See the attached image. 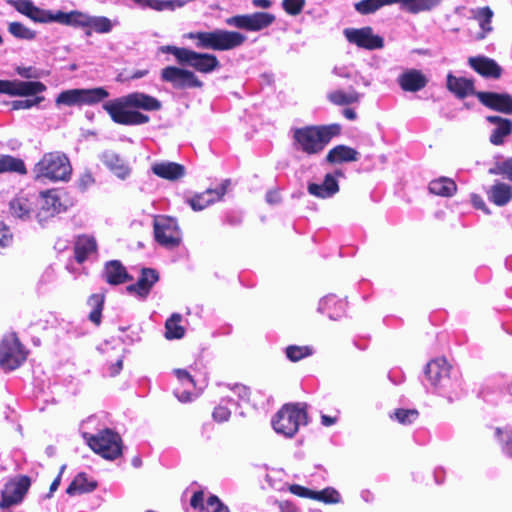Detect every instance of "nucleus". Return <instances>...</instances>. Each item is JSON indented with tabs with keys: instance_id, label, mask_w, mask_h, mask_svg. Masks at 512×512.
<instances>
[{
	"instance_id": "4468645a",
	"label": "nucleus",
	"mask_w": 512,
	"mask_h": 512,
	"mask_svg": "<svg viewBox=\"0 0 512 512\" xmlns=\"http://www.w3.org/2000/svg\"><path fill=\"white\" fill-rule=\"evenodd\" d=\"M156 241L163 247L173 249L181 242V232L177 221L171 217H160L154 222Z\"/></svg>"
},
{
	"instance_id": "412c9836",
	"label": "nucleus",
	"mask_w": 512,
	"mask_h": 512,
	"mask_svg": "<svg viewBox=\"0 0 512 512\" xmlns=\"http://www.w3.org/2000/svg\"><path fill=\"white\" fill-rule=\"evenodd\" d=\"M173 374L176 376L181 387L174 389L175 397L182 403L193 401L198 394L194 393L195 382L189 372L185 369H174Z\"/></svg>"
},
{
	"instance_id": "72a5a7b5",
	"label": "nucleus",
	"mask_w": 512,
	"mask_h": 512,
	"mask_svg": "<svg viewBox=\"0 0 512 512\" xmlns=\"http://www.w3.org/2000/svg\"><path fill=\"white\" fill-rule=\"evenodd\" d=\"M35 196L28 197H16L10 202L11 214L19 219H29L34 212Z\"/></svg>"
},
{
	"instance_id": "7ed1b4c3",
	"label": "nucleus",
	"mask_w": 512,
	"mask_h": 512,
	"mask_svg": "<svg viewBox=\"0 0 512 512\" xmlns=\"http://www.w3.org/2000/svg\"><path fill=\"white\" fill-rule=\"evenodd\" d=\"M186 38L195 42L198 49L229 51L244 44L247 37L237 31L214 29L212 31L189 32Z\"/></svg>"
},
{
	"instance_id": "8fccbe9b",
	"label": "nucleus",
	"mask_w": 512,
	"mask_h": 512,
	"mask_svg": "<svg viewBox=\"0 0 512 512\" xmlns=\"http://www.w3.org/2000/svg\"><path fill=\"white\" fill-rule=\"evenodd\" d=\"M313 500L323 502L325 504H338L342 502L340 493L333 487H326L320 491H314Z\"/></svg>"
},
{
	"instance_id": "c756f323",
	"label": "nucleus",
	"mask_w": 512,
	"mask_h": 512,
	"mask_svg": "<svg viewBox=\"0 0 512 512\" xmlns=\"http://www.w3.org/2000/svg\"><path fill=\"white\" fill-rule=\"evenodd\" d=\"M398 83L404 91L417 92L426 86L427 79L420 71L411 69L398 77Z\"/></svg>"
},
{
	"instance_id": "79ce46f5",
	"label": "nucleus",
	"mask_w": 512,
	"mask_h": 512,
	"mask_svg": "<svg viewBox=\"0 0 512 512\" xmlns=\"http://www.w3.org/2000/svg\"><path fill=\"white\" fill-rule=\"evenodd\" d=\"M97 483L88 479L85 473H79L67 487L66 493L70 496L93 491Z\"/></svg>"
},
{
	"instance_id": "69168bd1",
	"label": "nucleus",
	"mask_w": 512,
	"mask_h": 512,
	"mask_svg": "<svg viewBox=\"0 0 512 512\" xmlns=\"http://www.w3.org/2000/svg\"><path fill=\"white\" fill-rule=\"evenodd\" d=\"M333 74L341 78H352L354 69L352 65H336L333 68Z\"/></svg>"
},
{
	"instance_id": "13d9d810",
	"label": "nucleus",
	"mask_w": 512,
	"mask_h": 512,
	"mask_svg": "<svg viewBox=\"0 0 512 512\" xmlns=\"http://www.w3.org/2000/svg\"><path fill=\"white\" fill-rule=\"evenodd\" d=\"M43 98L37 97L33 100L25 99V100H14L11 103L12 110H26L30 109L33 106L37 105Z\"/></svg>"
},
{
	"instance_id": "5701e85b",
	"label": "nucleus",
	"mask_w": 512,
	"mask_h": 512,
	"mask_svg": "<svg viewBox=\"0 0 512 512\" xmlns=\"http://www.w3.org/2000/svg\"><path fill=\"white\" fill-rule=\"evenodd\" d=\"M476 96L483 105L505 114H512V97L510 95L477 92Z\"/></svg>"
},
{
	"instance_id": "37998d69",
	"label": "nucleus",
	"mask_w": 512,
	"mask_h": 512,
	"mask_svg": "<svg viewBox=\"0 0 512 512\" xmlns=\"http://www.w3.org/2000/svg\"><path fill=\"white\" fill-rule=\"evenodd\" d=\"M182 315L173 313L165 322L164 336L168 340H178L185 336V328L181 325Z\"/></svg>"
},
{
	"instance_id": "bb28decb",
	"label": "nucleus",
	"mask_w": 512,
	"mask_h": 512,
	"mask_svg": "<svg viewBox=\"0 0 512 512\" xmlns=\"http://www.w3.org/2000/svg\"><path fill=\"white\" fill-rule=\"evenodd\" d=\"M470 66L480 75L489 78H499L502 72L501 67L493 59L478 56L469 58Z\"/></svg>"
},
{
	"instance_id": "c03bdc74",
	"label": "nucleus",
	"mask_w": 512,
	"mask_h": 512,
	"mask_svg": "<svg viewBox=\"0 0 512 512\" xmlns=\"http://www.w3.org/2000/svg\"><path fill=\"white\" fill-rule=\"evenodd\" d=\"M315 349L310 345H289L285 348V355L291 362H298L312 356Z\"/></svg>"
},
{
	"instance_id": "0eeeda50",
	"label": "nucleus",
	"mask_w": 512,
	"mask_h": 512,
	"mask_svg": "<svg viewBox=\"0 0 512 512\" xmlns=\"http://www.w3.org/2000/svg\"><path fill=\"white\" fill-rule=\"evenodd\" d=\"M271 422L276 433L291 438L298 432L301 425L308 424L306 405L285 404Z\"/></svg>"
},
{
	"instance_id": "ea45409f",
	"label": "nucleus",
	"mask_w": 512,
	"mask_h": 512,
	"mask_svg": "<svg viewBox=\"0 0 512 512\" xmlns=\"http://www.w3.org/2000/svg\"><path fill=\"white\" fill-rule=\"evenodd\" d=\"M443 0H400L401 8L407 12L417 14L431 11L442 3Z\"/></svg>"
},
{
	"instance_id": "a18cd8bd",
	"label": "nucleus",
	"mask_w": 512,
	"mask_h": 512,
	"mask_svg": "<svg viewBox=\"0 0 512 512\" xmlns=\"http://www.w3.org/2000/svg\"><path fill=\"white\" fill-rule=\"evenodd\" d=\"M5 172L25 174L26 168L23 160L11 155H0V174Z\"/></svg>"
},
{
	"instance_id": "09e8293b",
	"label": "nucleus",
	"mask_w": 512,
	"mask_h": 512,
	"mask_svg": "<svg viewBox=\"0 0 512 512\" xmlns=\"http://www.w3.org/2000/svg\"><path fill=\"white\" fill-rule=\"evenodd\" d=\"M8 32L15 38L21 40H34L36 38V31L26 27L20 22H11L8 25Z\"/></svg>"
},
{
	"instance_id": "a211bd4d",
	"label": "nucleus",
	"mask_w": 512,
	"mask_h": 512,
	"mask_svg": "<svg viewBox=\"0 0 512 512\" xmlns=\"http://www.w3.org/2000/svg\"><path fill=\"white\" fill-rule=\"evenodd\" d=\"M35 200L38 207L36 217L40 223L63 210V205L56 190L42 192L38 197L35 196Z\"/></svg>"
},
{
	"instance_id": "f257e3e1",
	"label": "nucleus",
	"mask_w": 512,
	"mask_h": 512,
	"mask_svg": "<svg viewBox=\"0 0 512 512\" xmlns=\"http://www.w3.org/2000/svg\"><path fill=\"white\" fill-rule=\"evenodd\" d=\"M131 108L157 111L161 108V102L148 94L133 92L103 104V109L117 124L134 126L149 122L148 115Z\"/></svg>"
},
{
	"instance_id": "774afa93",
	"label": "nucleus",
	"mask_w": 512,
	"mask_h": 512,
	"mask_svg": "<svg viewBox=\"0 0 512 512\" xmlns=\"http://www.w3.org/2000/svg\"><path fill=\"white\" fill-rule=\"evenodd\" d=\"M339 414H340V412L338 410L336 411V414L334 416H330V415L321 413V415H320L321 424L324 427H331V426L335 425L339 420Z\"/></svg>"
},
{
	"instance_id": "9d476101",
	"label": "nucleus",
	"mask_w": 512,
	"mask_h": 512,
	"mask_svg": "<svg viewBox=\"0 0 512 512\" xmlns=\"http://www.w3.org/2000/svg\"><path fill=\"white\" fill-rule=\"evenodd\" d=\"M108 96V91L103 87L70 89L61 92L57 96L56 104L66 106L94 105L106 99Z\"/></svg>"
},
{
	"instance_id": "aec40b11",
	"label": "nucleus",
	"mask_w": 512,
	"mask_h": 512,
	"mask_svg": "<svg viewBox=\"0 0 512 512\" xmlns=\"http://www.w3.org/2000/svg\"><path fill=\"white\" fill-rule=\"evenodd\" d=\"M158 280L159 274L155 269L143 268L137 282L127 286L126 291L129 294L135 295L140 300H145Z\"/></svg>"
},
{
	"instance_id": "dca6fc26",
	"label": "nucleus",
	"mask_w": 512,
	"mask_h": 512,
	"mask_svg": "<svg viewBox=\"0 0 512 512\" xmlns=\"http://www.w3.org/2000/svg\"><path fill=\"white\" fill-rule=\"evenodd\" d=\"M30 478L21 476L5 485L1 494L0 509H7L20 503L30 487Z\"/></svg>"
},
{
	"instance_id": "a878e982",
	"label": "nucleus",
	"mask_w": 512,
	"mask_h": 512,
	"mask_svg": "<svg viewBox=\"0 0 512 512\" xmlns=\"http://www.w3.org/2000/svg\"><path fill=\"white\" fill-rule=\"evenodd\" d=\"M487 121L494 124L489 140L493 145H502L507 136L512 133V121L500 116H487Z\"/></svg>"
},
{
	"instance_id": "603ef678",
	"label": "nucleus",
	"mask_w": 512,
	"mask_h": 512,
	"mask_svg": "<svg viewBox=\"0 0 512 512\" xmlns=\"http://www.w3.org/2000/svg\"><path fill=\"white\" fill-rule=\"evenodd\" d=\"M419 416L416 409H396L393 414L390 415L392 419H395L402 425H410L414 423Z\"/></svg>"
},
{
	"instance_id": "ddd939ff",
	"label": "nucleus",
	"mask_w": 512,
	"mask_h": 512,
	"mask_svg": "<svg viewBox=\"0 0 512 512\" xmlns=\"http://www.w3.org/2000/svg\"><path fill=\"white\" fill-rule=\"evenodd\" d=\"M275 21V16L268 12L235 15L225 20L230 27L257 32L269 27Z\"/></svg>"
},
{
	"instance_id": "f704fd0d",
	"label": "nucleus",
	"mask_w": 512,
	"mask_h": 512,
	"mask_svg": "<svg viewBox=\"0 0 512 512\" xmlns=\"http://www.w3.org/2000/svg\"><path fill=\"white\" fill-rule=\"evenodd\" d=\"M96 240L92 236H78L74 245L75 259L78 263H83L90 254L96 251Z\"/></svg>"
},
{
	"instance_id": "680f3d73",
	"label": "nucleus",
	"mask_w": 512,
	"mask_h": 512,
	"mask_svg": "<svg viewBox=\"0 0 512 512\" xmlns=\"http://www.w3.org/2000/svg\"><path fill=\"white\" fill-rule=\"evenodd\" d=\"M207 507L210 512H229V509L227 506H225L220 499L215 496L211 495L207 500Z\"/></svg>"
},
{
	"instance_id": "4c0bfd02",
	"label": "nucleus",
	"mask_w": 512,
	"mask_h": 512,
	"mask_svg": "<svg viewBox=\"0 0 512 512\" xmlns=\"http://www.w3.org/2000/svg\"><path fill=\"white\" fill-rule=\"evenodd\" d=\"M327 98L334 105L344 106L359 102L361 94H359L354 88L350 87L347 90H333L327 94Z\"/></svg>"
},
{
	"instance_id": "c9c22d12",
	"label": "nucleus",
	"mask_w": 512,
	"mask_h": 512,
	"mask_svg": "<svg viewBox=\"0 0 512 512\" xmlns=\"http://www.w3.org/2000/svg\"><path fill=\"white\" fill-rule=\"evenodd\" d=\"M67 12L63 11H52L41 9L37 6L34 7L33 12L29 18L36 23H52L56 22L62 25L66 23Z\"/></svg>"
},
{
	"instance_id": "473e14b6",
	"label": "nucleus",
	"mask_w": 512,
	"mask_h": 512,
	"mask_svg": "<svg viewBox=\"0 0 512 512\" xmlns=\"http://www.w3.org/2000/svg\"><path fill=\"white\" fill-rule=\"evenodd\" d=\"M447 88L460 99L474 94L473 81L464 77H456L449 73L447 75Z\"/></svg>"
},
{
	"instance_id": "7c9ffc66",
	"label": "nucleus",
	"mask_w": 512,
	"mask_h": 512,
	"mask_svg": "<svg viewBox=\"0 0 512 512\" xmlns=\"http://www.w3.org/2000/svg\"><path fill=\"white\" fill-rule=\"evenodd\" d=\"M152 172L160 178L175 181L185 175V167L175 162H159L151 167Z\"/></svg>"
},
{
	"instance_id": "20e7f679",
	"label": "nucleus",
	"mask_w": 512,
	"mask_h": 512,
	"mask_svg": "<svg viewBox=\"0 0 512 512\" xmlns=\"http://www.w3.org/2000/svg\"><path fill=\"white\" fill-rule=\"evenodd\" d=\"M339 132L340 126L337 124L328 126H306L296 128L293 133V138L298 150L308 155H313L320 153Z\"/></svg>"
},
{
	"instance_id": "9b49d317",
	"label": "nucleus",
	"mask_w": 512,
	"mask_h": 512,
	"mask_svg": "<svg viewBox=\"0 0 512 512\" xmlns=\"http://www.w3.org/2000/svg\"><path fill=\"white\" fill-rule=\"evenodd\" d=\"M27 353L17 336L9 334L0 343V367L12 371L21 366L26 360Z\"/></svg>"
},
{
	"instance_id": "a19ab883",
	"label": "nucleus",
	"mask_w": 512,
	"mask_h": 512,
	"mask_svg": "<svg viewBox=\"0 0 512 512\" xmlns=\"http://www.w3.org/2000/svg\"><path fill=\"white\" fill-rule=\"evenodd\" d=\"M238 408L239 403H236L232 396H227L214 408L212 417L216 422H226L231 416L232 409L236 410Z\"/></svg>"
},
{
	"instance_id": "393cba45",
	"label": "nucleus",
	"mask_w": 512,
	"mask_h": 512,
	"mask_svg": "<svg viewBox=\"0 0 512 512\" xmlns=\"http://www.w3.org/2000/svg\"><path fill=\"white\" fill-rule=\"evenodd\" d=\"M317 311L326 314L331 320H338L345 314L346 303L335 295L329 294L320 299Z\"/></svg>"
},
{
	"instance_id": "052dcab7",
	"label": "nucleus",
	"mask_w": 512,
	"mask_h": 512,
	"mask_svg": "<svg viewBox=\"0 0 512 512\" xmlns=\"http://www.w3.org/2000/svg\"><path fill=\"white\" fill-rule=\"evenodd\" d=\"M288 490L298 496V497H301V498H308V499H313V495H314V490H311L309 488H306L304 486H301L299 484H292L289 486Z\"/></svg>"
},
{
	"instance_id": "6e6552de",
	"label": "nucleus",
	"mask_w": 512,
	"mask_h": 512,
	"mask_svg": "<svg viewBox=\"0 0 512 512\" xmlns=\"http://www.w3.org/2000/svg\"><path fill=\"white\" fill-rule=\"evenodd\" d=\"M88 446L97 454L108 460H114L122 454V440L118 433L104 429L97 434L83 433Z\"/></svg>"
},
{
	"instance_id": "c85d7f7f",
	"label": "nucleus",
	"mask_w": 512,
	"mask_h": 512,
	"mask_svg": "<svg viewBox=\"0 0 512 512\" xmlns=\"http://www.w3.org/2000/svg\"><path fill=\"white\" fill-rule=\"evenodd\" d=\"M360 153L346 145H337L326 155L325 161L329 164H342L358 161Z\"/></svg>"
},
{
	"instance_id": "e433bc0d",
	"label": "nucleus",
	"mask_w": 512,
	"mask_h": 512,
	"mask_svg": "<svg viewBox=\"0 0 512 512\" xmlns=\"http://www.w3.org/2000/svg\"><path fill=\"white\" fill-rule=\"evenodd\" d=\"M428 190L437 196L452 197L457 191V185L451 178L439 177L429 182Z\"/></svg>"
},
{
	"instance_id": "58836bf2",
	"label": "nucleus",
	"mask_w": 512,
	"mask_h": 512,
	"mask_svg": "<svg viewBox=\"0 0 512 512\" xmlns=\"http://www.w3.org/2000/svg\"><path fill=\"white\" fill-rule=\"evenodd\" d=\"M470 13V17L479 22V26L482 30V33L477 37V39H484L486 34L492 31L491 21L494 15L493 11L486 6L471 9Z\"/></svg>"
},
{
	"instance_id": "1a4fd4ad",
	"label": "nucleus",
	"mask_w": 512,
	"mask_h": 512,
	"mask_svg": "<svg viewBox=\"0 0 512 512\" xmlns=\"http://www.w3.org/2000/svg\"><path fill=\"white\" fill-rule=\"evenodd\" d=\"M119 22L111 20L105 16H94L88 13L73 10L67 12L66 26L84 29L86 36H91L93 32L98 34L110 33Z\"/></svg>"
},
{
	"instance_id": "0e129e2a",
	"label": "nucleus",
	"mask_w": 512,
	"mask_h": 512,
	"mask_svg": "<svg viewBox=\"0 0 512 512\" xmlns=\"http://www.w3.org/2000/svg\"><path fill=\"white\" fill-rule=\"evenodd\" d=\"M190 506L195 512H201L204 509V493L202 491H196L193 493L190 499Z\"/></svg>"
},
{
	"instance_id": "3c124183",
	"label": "nucleus",
	"mask_w": 512,
	"mask_h": 512,
	"mask_svg": "<svg viewBox=\"0 0 512 512\" xmlns=\"http://www.w3.org/2000/svg\"><path fill=\"white\" fill-rule=\"evenodd\" d=\"M495 434L505 455L512 457V427L497 428Z\"/></svg>"
},
{
	"instance_id": "864d4df0",
	"label": "nucleus",
	"mask_w": 512,
	"mask_h": 512,
	"mask_svg": "<svg viewBox=\"0 0 512 512\" xmlns=\"http://www.w3.org/2000/svg\"><path fill=\"white\" fill-rule=\"evenodd\" d=\"M232 394L238 398L235 400L236 403H239V407L241 403H248L250 401V389L242 384H234L233 386L228 385Z\"/></svg>"
},
{
	"instance_id": "2eb2a0df",
	"label": "nucleus",
	"mask_w": 512,
	"mask_h": 512,
	"mask_svg": "<svg viewBox=\"0 0 512 512\" xmlns=\"http://www.w3.org/2000/svg\"><path fill=\"white\" fill-rule=\"evenodd\" d=\"M344 35L347 41L355 44L359 48L367 50L381 49L384 46V40L381 36L373 33L371 27L346 28Z\"/></svg>"
},
{
	"instance_id": "5fc2aeb1",
	"label": "nucleus",
	"mask_w": 512,
	"mask_h": 512,
	"mask_svg": "<svg viewBox=\"0 0 512 512\" xmlns=\"http://www.w3.org/2000/svg\"><path fill=\"white\" fill-rule=\"evenodd\" d=\"M305 3V0H283L282 8L287 14L296 16L302 12Z\"/></svg>"
},
{
	"instance_id": "f3484780",
	"label": "nucleus",
	"mask_w": 512,
	"mask_h": 512,
	"mask_svg": "<svg viewBox=\"0 0 512 512\" xmlns=\"http://www.w3.org/2000/svg\"><path fill=\"white\" fill-rule=\"evenodd\" d=\"M46 90L38 81L0 80V94L9 96H33Z\"/></svg>"
},
{
	"instance_id": "cd10ccee",
	"label": "nucleus",
	"mask_w": 512,
	"mask_h": 512,
	"mask_svg": "<svg viewBox=\"0 0 512 512\" xmlns=\"http://www.w3.org/2000/svg\"><path fill=\"white\" fill-rule=\"evenodd\" d=\"M487 197L496 206H506L512 200V185L496 180L487 190Z\"/></svg>"
},
{
	"instance_id": "f03ea898",
	"label": "nucleus",
	"mask_w": 512,
	"mask_h": 512,
	"mask_svg": "<svg viewBox=\"0 0 512 512\" xmlns=\"http://www.w3.org/2000/svg\"><path fill=\"white\" fill-rule=\"evenodd\" d=\"M425 380L449 400L459 396L462 385L460 372L449 365L444 358L434 359L426 365Z\"/></svg>"
},
{
	"instance_id": "39448f33",
	"label": "nucleus",
	"mask_w": 512,
	"mask_h": 512,
	"mask_svg": "<svg viewBox=\"0 0 512 512\" xmlns=\"http://www.w3.org/2000/svg\"><path fill=\"white\" fill-rule=\"evenodd\" d=\"M34 177L41 182L68 181L71 177L72 167L69 158L62 152H50L35 164Z\"/></svg>"
},
{
	"instance_id": "b1692460",
	"label": "nucleus",
	"mask_w": 512,
	"mask_h": 512,
	"mask_svg": "<svg viewBox=\"0 0 512 512\" xmlns=\"http://www.w3.org/2000/svg\"><path fill=\"white\" fill-rule=\"evenodd\" d=\"M103 164L121 180H125L131 174L128 163L116 152L104 151L100 156Z\"/></svg>"
},
{
	"instance_id": "6e6d98bb",
	"label": "nucleus",
	"mask_w": 512,
	"mask_h": 512,
	"mask_svg": "<svg viewBox=\"0 0 512 512\" xmlns=\"http://www.w3.org/2000/svg\"><path fill=\"white\" fill-rule=\"evenodd\" d=\"M10 4L21 14L27 16L31 15L35 7L31 0H12Z\"/></svg>"
},
{
	"instance_id": "e2e57ef3",
	"label": "nucleus",
	"mask_w": 512,
	"mask_h": 512,
	"mask_svg": "<svg viewBox=\"0 0 512 512\" xmlns=\"http://www.w3.org/2000/svg\"><path fill=\"white\" fill-rule=\"evenodd\" d=\"M12 239L10 229L3 222H0V249L8 247L12 243Z\"/></svg>"
},
{
	"instance_id": "49530a36",
	"label": "nucleus",
	"mask_w": 512,
	"mask_h": 512,
	"mask_svg": "<svg viewBox=\"0 0 512 512\" xmlns=\"http://www.w3.org/2000/svg\"><path fill=\"white\" fill-rule=\"evenodd\" d=\"M400 0H361L355 4V10L362 15L374 13L383 6L398 3Z\"/></svg>"
},
{
	"instance_id": "f8f14e48",
	"label": "nucleus",
	"mask_w": 512,
	"mask_h": 512,
	"mask_svg": "<svg viewBox=\"0 0 512 512\" xmlns=\"http://www.w3.org/2000/svg\"><path fill=\"white\" fill-rule=\"evenodd\" d=\"M161 80L178 90L201 88L203 86V82L193 71L176 66L163 68L161 70Z\"/></svg>"
},
{
	"instance_id": "6ab92c4d",
	"label": "nucleus",
	"mask_w": 512,
	"mask_h": 512,
	"mask_svg": "<svg viewBox=\"0 0 512 512\" xmlns=\"http://www.w3.org/2000/svg\"><path fill=\"white\" fill-rule=\"evenodd\" d=\"M229 184L230 180L226 179L214 189H207L202 193L195 194L188 199V203L194 211H201L209 205L221 200Z\"/></svg>"
},
{
	"instance_id": "338daca9",
	"label": "nucleus",
	"mask_w": 512,
	"mask_h": 512,
	"mask_svg": "<svg viewBox=\"0 0 512 512\" xmlns=\"http://www.w3.org/2000/svg\"><path fill=\"white\" fill-rule=\"evenodd\" d=\"M16 72L19 76L26 78V79L39 77V73H38L37 69L32 66H29V67L19 66L16 68Z\"/></svg>"
},
{
	"instance_id": "de8ad7c7",
	"label": "nucleus",
	"mask_w": 512,
	"mask_h": 512,
	"mask_svg": "<svg viewBox=\"0 0 512 512\" xmlns=\"http://www.w3.org/2000/svg\"><path fill=\"white\" fill-rule=\"evenodd\" d=\"M88 305L92 308L91 312L89 313V320L93 322L95 325H99L101 323V315L104 305V295H91L88 299Z\"/></svg>"
},
{
	"instance_id": "4d7b16f0",
	"label": "nucleus",
	"mask_w": 512,
	"mask_h": 512,
	"mask_svg": "<svg viewBox=\"0 0 512 512\" xmlns=\"http://www.w3.org/2000/svg\"><path fill=\"white\" fill-rule=\"evenodd\" d=\"M123 368V356L119 355L115 362H109L104 368V373L114 377L120 373Z\"/></svg>"
},
{
	"instance_id": "bf43d9fd",
	"label": "nucleus",
	"mask_w": 512,
	"mask_h": 512,
	"mask_svg": "<svg viewBox=\"0 0 512 512\" xmlns=\"http://www.w3.org/2000/svg\"><path fill=\"white\" fill-rule=\"evenodd\" d=\"M95 182V179L90 171L83 172L78 180H77V187L81 191H86L88 188H90Z\"/></svg>"
},
{
	"instance_id": "2f4dec72",
	"label": "nucleus",
	"mask_w": 512,
	"mask_h": 512,
	"mask_svg": "<svg viewBox=\"0 0 512 512\" xmlns=\"http://www.w3.org/2000/svg\"><path fill=\"white\" fill-rule=\"evenodd\" d=\"M104 277L107 283L111 285H119L131 279L126 268L118 260H111L106 263Z\"/></svg>"
},
{
	"instance_id": "423d86ee",
	"label": "nucleus",
	"mask_w": 512,
	"mask_h": 512,
	"mask_svg": "<svg viewBox=\"0 0 512 512\" xmlns=\"http://www.w3.org/2000/svg\"><path fill=\"white\" fill-rule=\"evenodd\" d=\"M159 51L172 54L180 65H187L200 73L209 74L220 67V62L214 54L200 53L173 45L161 46Z\"/></svg>"
},
{
	"instance_id": "4be33fe9",
	"label": "nucleus",
	"mask_w": 512,
	"mask_h": 512,
	"mask_svg": "<svg viewBox=\"0 0 512 512\" xmlns=\"http://www.w3.org/2000/svg\"><path fill=\"white\" fill-rule=\"evenodd\" d=\"M336 176H343L342 171L336 170L334 174H326L321 184L309 183L307 187L309 194L321 199L333 197L339 191Z\"/></svg>"
}]
</instances>
